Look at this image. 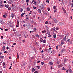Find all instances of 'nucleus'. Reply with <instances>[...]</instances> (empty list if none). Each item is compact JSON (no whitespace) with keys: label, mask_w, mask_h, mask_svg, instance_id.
Here are the masks:
<instances>
[{"label":"nucleus","mask_w":73,"mask_h":73,"mask_svg":"<svg viewBox=\"0 0 73 73\" xmlns=\"http://www.w3.org/2000/svg\"><path fill=\"white\" fill-rule=\"evenodd\" d=\"M53 37L56 38V34H55V35H53Z\"/></svg>","instance_id":"13"},{"label":"nucleus","mask_w":73,"mask_h":73,"mask_svg":"<svg viewBox=\"0 0 73 73\" xmlns=\"http://www.w3.org/2000/svg\"><path fill=\"white\" fill-rule=\"evenodd\" d=\"M62 70H66V69H65V68H63Z\"/></svg>","instance_id":"25"},{"label":"nucleus","mask_w":73,"mask_h":73,"mask_svg":"<svg viewBox=\"0 0 73 73\" xmlns=\"http://www.w3.org/2000/svg\"><path fill=\"white\" fill-rule=\"evenodd\" d=\"M33 7V8H34V9H36V7H34V6Z\"/></svg>","instance_id":"30"},{"label":"nucleus","mask_w":73,"mask_h":73,"mask_svg":"<svg viewBox=\"0 0 73 73\" xmlns=\"http://www.w3.org/2000/svg\"><path fill=\"white\" fill-rule=\"evenodd\" d=\"M11 58H12L11 57H9V59H11Z\"/></svg>","instance_id":"59"},{"label":"nucleus","mask_w":73,"mask_h":73,"mask_svg":"<svg viewBox=\"0 0 73 73\" xmlns=\"http://www.w3.org/2000/svg\"><path fill=\"white\" fill-rule=\"evenodd\" d=\"M48 51V49H45V51Z\"/></svg>","instance_id":"62"},{"label":"nucleus","mask_w":73,"mask_h":73,"mask_svg":"<svg viewBox=\"0 0 73 73\" xmlns=\"http://www.w3.org/2000/svg\"><path fill=\"white\" fill-rule=\"evenodd\" d=\"M70 40V39H69L68 40H67V41L70 42V44H73V43L72 42V41H69Z\"/></svg>","instance_id":"2"},{"label":"nucleus","mask_w":73,"mask_h":73,"mask_svg":"<svg viewBox=\"0 0 73 73\" xmlns=\"http://www.w3.org/2000/svg\"><path fill=\"white\" fill-rule=\"evenodd\" d=\"M11 7H8V10H11Z\"/></svg>","instance_id":"26"},{"label":"nucleus","mask_w":73,"mask_h":73,"mask_svg":"<svg viewBox=\"0 0 73 73\" xmlns=\"http://www.w3.org/2000/svg\"><path fill=\"white\" fill-rule=\"evenodd\" d=\"M34 73H38V71H35L34 72Z\"/></svg>","instance_id":"28"},{"label":"nucleus","mask_w":73,"mask_h":73,"mask_svg":"<svg viewBox=\"0 0 73 73\" xmlns=\"http://www.w3.org/2000/svg\"><path fill=\"white\" fill-rule=\"evenodd\" d=\"M5 46H3V50H3V51H4V50H5Z\"/></svg>","instance_id":"15"},{"label":"nucleus","mask_w":73,"mask_h":73,"mask_svg":"<svg viewBox=\"0 0 73 73\" xmlns=\"http://www.w3.org/2000/svg\"><path fill=\"white\" fill-rule=\"evenodd\" d=\"M26 2L27 3H29V0H26Z\"/></svg>","instance_id":"34"},{"label":"nucleus","mask_w":73,"mask_h":73,"mask_svg":"<svg viewBox=\"0 0 73 73\" xmlns=\"http://www.w3.org/2000/svg\"><path fill=\"white\" fill-rule=\"evenodd\" d=\"M46 2H47L48 3H49V1H48V0H46Z\"/></svg>","instance_id":"36"},{"label":"nucleus","mask_w":73,"mask_h":73,"mask_svg":"<svg viewBox=\"0 0 73 73\" xmlns=\"http://www.w3.org/2000/svg\"><path fill=\"white\" fill-rule=\"evenodd\" d=\"M41 5H42V7H44V5H43V4H41Z\"/></svg>","instance_id":"47"},{"label":"nucleus","mask_w":73,"mask_h":73,"mask_svg":"<svg viewBox=\"0 0 73 73\" xmlns=\"http://www.w3.org/2000/svg\"><path fill=\"white\" fill-rule=\"evenodd\" d=\"M47 33H49V30L47 29Z\"/></svg>","instance_id":"40"},{"label":"nucleus","mask_w":73,"mask_h":73,"mask_svg":"<svg viewBox=\"0 0 73 73\" xmlns=\"http://www.w3.org/2000/svg\"><path fill=\"white\" fill-rule=\"evenodd\" d=\"M0 58H2L3 59L4 58V56H0Z\"/></svg>","instance_id":"7"},{"label":"nucleus","mask_w":73,"mask_h":73,"mask_svg":"<svg viewBox=\"0 0 73 73\" xmlns=\"http://www.w3.org/2000/svg\"><path fill=\"white\" fill-rule=\"evenodd\" d=\"M27 11H30V9L29 7H27Z\"/></svg>","instance_id":"12"},{"label":"nucleus","mask_w":73,"mask_h":73,"mask_svg":"<svg viewBox=\"0 0 73 73\" xmlns=\"http://www.w3.org/2000/svg\"><path fill=\"white\" fill-rule=\"evenodd\" d=\"M8 3L9 4H12L13 3V2L12 0H10L8 1Z\"/></svg>","instance_id":"3"},{"label":"nucleus","mask_w":73,"mask_h":73,"mask_svg":"<svg viewBox=\"0 0 73 73\" xmlns=\"http://www.w3.org/2000/svg\"><path fill=\"white\" fill-rule=\"evenodd\" d=\"M10 26L11 27H12V23H11V24H10Z\"/></svg>","instance_id":"44"},{"label":"nucleus","mask_w":73,"mask_h":73,"mask_svg":"<svg viewBox=\"0 0 73 73\" xmlns=\"http://www.w3.org/2000/svg\"><path fill=\"white\" fill-rule=\"evenodd\" d=\"M48 22H47V21H46L45 22V24H48Z\"/></svg>","instance_id":"35"},{"label":"nucleus","mask_w":73,"mask_h":73,"mask_svg":"<svg viewBox=\"0 0 73 73\" xmlns=\"http://www.w3.org/2000/svg\"><path fill=\"white\" fill-rule=\"evenodd\" d=\"M16 43H14L13 44V45H16Z\"/></svg>","instance_id":"49"},{"label":"nucleus","mask_w":73,"mask_h":73,"mask_svg":"<svg viewBox=\"0 0 73 73\" xmlns=\"http://www.w3.org/2000/svg\"><path fill=\"white\" fill-rule=\"evenodd\" d=\"M38 11L39 12V13H41V9H38Z\"/></svg>","instance_id":"10"},{"label":"nucleus","mask_w":73,"mask_h":73,"mask_svg":"<svg viewBox=\"0 0 73 73\" xmlns=\"http://www.w3.org/2000/svg\"><path fill=\"white\" fill-rule=\"evenodd\" d=\"M41 64H42V65H44V63L43 62H41Z\"/></svg>","instance_id":"38"},{"label":"nucleus","mask_w":73,"mask_h":73,"mask_svg":"<svg viewBox=\"0 0 73 73\" xmlns=\"http://www.w3.org/2000/svg\"><path fill=\"white\" fill-rule=\"evenodd\" d=\"M17 24H19V21L18 20L17 21Z\"/></svg>","instance_id":"42"},{"label":"nucleus","mask_w":73,"mask_h":73,"mask_svg":"<svg viewBox=\"0 0 73 73\" xmlns=\"http://www.w3.org/2000/svg\"><path fill=\"white\" fill-rule=\"evenodd\" d=\"M4 3H7V2L5 1L4 2Z\"/></svg>","instance_id":"53"},{"label":"nucleus","mask_w":73,"mask_h":73,"mask_svg":"<svg viewBox=\"0 0 73 73\" xmlns=\"http://www.w3.org/2000/svg\"><path fill=\"white\" fill-rule=\"evenodd\" d=\"M49 63H50L51 65H53V62H50Z\"/></svg>","instance_id":"16"},{"label":"nucleus","mask_w":73,"mask_h":73,"mask_svg":"<svg viewBox=\"0 0 73 73\" xmlns=\"http://www.w3.org/2000/svg\"><path fill=\"white\" fill-rule=\"evenodd\" d=\"M66 73H68V72H69V71H68V70H67V71H66Z\"/></svg>","instance_id":"60"},{"label":"nucleus","mask_w":73,"mask_h":73,"mask_svg":"<svg viewBox=\"0 0 73 73\" xmlns=\"http://www.w3.org/2000/svg\"><path fill=\"white\" fill-rule=\"evenodd\" d=\"M36 37H37L38 38L40 37V35H38V34H36L35 35Z\"/></svg>","instance_id":"11"},{"label":"nucleus","mask_w":73,"mask_h":73,"mask_svg":"<svg viewBox=\"0 0 73 73\" xmlns=\"http://www.w3.org/2000/svg\"><path fill=\"white\" fill-rule=\"evenodd\" d=\"M7 51H5L4 52V53H7Z\"/></svg>","instance_id":"55"},{"label":"nucleus","mask_w":73,"mask_h":73,"mask_svg":"<svg viewBox=\"0 0 73 73\" xmlns=\"http://www.w3.org/2000/svg\"><path fill=\"white\" fill-rule=\"evenodd\" d=\"M63 11L64 12V13H66V10H65V9H63Z\"/></svg>","instance_id":"22"},{"label":"nucleus","mask_w":73,"mask_h":73,"mask_svg":"<svg viewBox=\"0 0 73 73\" xmlns=\"http://www.w3.org/2000/svg\"><path fill=\"white\" fill-rule=\"evenodd\" d=\"M56 11H57V10H54V12H56Z\"/></svg>","instance_id":"63"},{"label":"nucleus","mask_w":73,"mask_h":73,"mask_svg":"<svg viewBox=\"0 0 73 73\" xmlns=\"http://www.w3.org/2000/svg\"><path fill=\"white\" fill-rule=\"evenodd\" d=\"M8 31V29H5V31Z\"/></svg>","instance_id":"31"},{"label":"nucleus","mask_w":73,"mask_h":73,"mask_svg":"<svg viewBox=\"0 0 73 73\" xmlns=\"http://www.w3.org/2000/svg\"><path fill=\"white\" fill-rule=\"evenodd\" d=\"M3 66H4V65H5V63L4 62L3 63Z\"/></svg>","instance_id":"41"},{"label":"nucleus","mask_w":73,"mask_h":73,"mask_svg":"<svg viewBox=\"0 0 73 73\" xmlns=\"http://www.w3.org/2000/svg\"><path fill=\"white\" fill-rule=\"evenodd\" d=\"M42 42L43 43H46V40H45V39H44L42 41Z\"/></svg>","instance_id":"5"},{"label":"nucleus","mask_w":73,"mask_h":73,"mask_svg":"<svg viewBox=\"0 0 73 73\" xmlns=\"http://www.w3.org/2000/svg\"><path fill=\"white\" fill-rule=\"evenodd\" d=\"M7 13H5V16H7Z\"/></svg>","instance_id":"24"},{"label":"nucleus","mask_w":73,"mask_h":73,"mask_svg":"<svg viewBox=\"0 0 73 73\" xmlns=\"http://www.w3.org/2000/svg\"><path fill=\"white\" fill-rule=\"evenodd\" d=\"M3 36H1V38H2V39H3Z\"/></svg>","instance_id":"48"},{"label":"nucleus","mask_w":73,"mask_h":73,"mask_svg":"<svg viewBox=\"0 0 73 73\" xmlns=\"http://www.w3.org/2000/svg\"><path fill=\"white\" fill-rule=\"evenodd\" d=\"M66 49L65 48H63L61 51V52L62 53L64 51H65Z\"/></svg>","instance_id":"8"},{"label":"nucleus","mask_w":73,"mask_h":73,"mask_svg":"<svg viewBox=\"0 0 73 73\" xmlns=\"http://www.w3.org/2000/svg\"><path fill=\"white\" fill-rule=\"evenodd\" d=\"M0 23H1V24H3V22L1 21H0Z\"/></svg>","instance_id":"51"},{"label":"nucleus","mask_w":73,"mask_h":73,"mask_svg":"<svg viewBox=\"0 0 73 73\" xmlns=\"http://www.w3.org/2000/svg\"><path fill=\"white\" fill-rule=\"evenodd\" d=\"M40 61H38V62H37V63H40Z\"/></svg>","instance_id":"61"},{"label":"nucleus","mask_w":73,"mask_h":73,"mask_svg":"<svg viewBox=\"0 0 73 73\" xmlns=\"http://www.w3.org/2000/svg\"><path fill=\"white\" fill-rule=\"evenodd\" d=\"M23 27H25V25L24 24V25H23Z\"/></svg>","instance_id":"58"},{"label":"nucleus","mask_w":73,"mask_h":73,"mask_svg":"<svg viewBox=\"0 0 73 73\" xmlns=\"http://www.w3.org/2000/svg\"><path fill=\"white\" fill-rule=\"evenodd\" d=\"M61 44H64V42L63 40H61Z\"/></svg>","instance_id":"17"},{"label":"nucleus","mask_w":73,"mask_h":73,"mask_svg":"<svg viewBox=\"0 0 73 73\" xmlns=\"http://www.w3.org/2000/svg\"><path fill=\"white\" fill-rule=\"evenodd\" d=\"M53 8L54 9H55V10H57V8H56V6H54Z\"/></svg>","instance_id":"19"},{"label":"nucleus","mask_w":73,"mask_h":73,"mask_svg":"<svg viewBox=\"0 0 73 73\" xmlns=\"http://www.w3.org/2000/svg\"><path fill=\"white\" fill-rule=\"evenodd\" d=\"M22 41H23V42H25V41L24 40H22Z\"/></svg>","instance_id":"56"},{"label":"nucleus","mask_w":73,"mask_h":73,"mask_svg":"<svg viewBox=\"0 0 73 73\" xmlns=\"http://www.w3.org/2000/svg\"><path fill=\"white\" fill-rule=\"evenodd\" d=\"M19 27V24L17 25H16V27Z\"/></svg>","instance_id":"50"},{"label":"nucleus","mask_w":73,"mask_h":73,"mask_svg":"<svg viewBox=\"0 0 73 73\" xmlns=\"http://www.w3.org/2000/svg\"><path fill=\"white\" fill-rule=\"evenodd\" d=\"M69 73H72L73 71H72V70L70 68H69L68 69Z\"/></svg>","instance_id":"4"},{"label":"nucleus","mask_w":73,"mask_h":73,"mask_svg":"<svg viewBox=\"0 0 73 73\" xmlns=\"http://www.w3.org/2000/svg\"><path fill=\"white\" fill-rule=\"evenodd\" d=\"M13 31H14V32H15L16 31V30L15 29H13Z\"/></svg>","instance_id":"33"},{"label":"nucleus","mask_w":73,"mask_h":73,"mask_svg":"<svg viewBox=\"0 0 73 73\" xmlns=\"http://www.w3.org/2000/svg\"><path fill=\"white\" fill-rule=\"evenodd\" d=\"M17 58H19V54L18 53H17Z\"/></svg>","instance_id":"27"},{"label":"nucleus","mask_w":73,"mask_h":73,"mask_svg":"<svg viewBox=\"0 0 73 73\" xmlns=\"http://www.w3.org/2000/svg\"><path fill=\"white\" fill-rule=\"evenodd\" d=\"M47 9L48 11H49L50 10V8H48Z\"/></svg>","instance_id":"39"},{"label":"nucleus","mask_w":73,"mask_h":73,"mask_svg":"<svg viewBox=\"0 0 73 73\" xmlns=\"http://www.w3.org/2000/svg\"><path fill=\"white\" fill-rule=\"evenodd\" d=\"M53 20L54 21L55 23H57V19H56L55 18H53Z\"/></svg>","instance_id":"1"},{"label":"nucleus","mask_w":73,"mask_h":73,"mask_svg":"<svg viewBox=\"0 0 73 73\" xmlns=\"http://www.w3.org/2000/svg\"><path fill=\"white\" fill-rule=\"evenodd\" d=\"M36 67L37 68H38V69H40V67H39V66H36Z\"/></svg>","instance_id":"43"},{"label":"nucleus","mask_w":73,"mask_h":73,"mask_svg":"<svg viewBox=\"0 0 73 73\" xmlns=\"http://www.w3.org/2000/svg\"><path fill=\"white\" fill-rule=\"evenodd\" d=\"M56 48L57 49H58V46H56Z\"/></svg>","instance_id":"52"},{"label":"nucleus","mask_w":73,"mask_h":73,"mask_svg":"<svg viewBox=\"0 0 73 73\" xmlns=\"http://www.w3.org/2000/svg\"><path fill=\"white\" fill-rule=\"evenodd\" d=\"M34 31H36V29L35 28H34Z\"/></svg>","instance_id":"37"},{"label":"nucleus","mask_w":73,"mask_h":73,"mask_svg":"<svg viewBox=\"0 0 73 73\" xmlns=\"http://www.w3.org/2000/svg\"><path fill=\"white\" fill-rule=\"evenodd\" d=\"M58 28H56V30H58Z\"/></svg>","instance_id":"45"},{"label":"nucleus","mask_w":73,"mask_h":73,"mask_svg":"<svg viewBox=\"0 0 73 73\" xmlns=\"http://www.w3.org/2000/svg\"><path fill=\"white\" fill-rule=\"evenodd\" d=\"M32 72H34V71L35 70V69L34 68H32Z\"/></svg>","instance_id":"23"},{"label":"nucleus","mask_w":73,"mask_h":73,"mask_svg":"<svg viewBox=\"0 0 73 73\" xmlns=\"http://www.w3.org/2000/svg\"><path fill=\"white\" fill-rule=\"evenodd\" d=\"M23 9L22 8H21L20 10V12H23Z\"/></svg>","instance_id":"9"},{"label":"nucleus","mask_w":73,"mask_h":73,"mask_svg":"<svg viewBox=\"0 0 73 73\" xmlns=\"http://www.w3.org/2000/svg\"><path fill=\"white\" fill-rule=\"evenodd\" d=\"M45 32H46V31H45V30H44L43 31H42V33H45Z\"/></svg>","instance_id":"20"},{"label":"nucleus","mask_w":73,"mask_h":73,"mask_svg":"<svg viewBox=\"0 0 73 73\" xmlns=\"http://www.w3.org/2000/svg\"><path fill=\"white\" fill-rule=\"evenodd\" d=\"M34 2H35V1H34V0H33L32 1V3H33H33L34 2Z\"/></svg>","instance_id":"46"},{"label":"nucleus","mask_w":73,"mask_h":73,"mask_svg":"<svg viewBox=\"0 0 73 73\" xmlns=\"http://www.w3.org/2000/svg\"><path fill=\"white\" fill-rule=\"evenodd\" d=\"M66 38H63V41H66Z\"/></svg>","instance_id":"18"},{"label":"nucleus","mask_w":73,"mask_h":73,"mask_svg":"<svg viewBox=\"0 0 73 73\" xmlns=\"http://www.w3.org/2000/svg\"><path fill=\"white\" fill-rule=\"evenodd\" d=\"M71 5H72V7H73V3L71 4Z\"/></svg>","instance_id":"64"},{"label":"nucleus","mask_w":73,"mask_h":73,"mask_svg":"<svg viewBox=\"0 0 73 73\" xmlns=\"http://www.w3.org/2000/svg\"><path fill=\"white\" fill-rule=\"evenodd\" d=\"M41 0H38V1H39V3L40 2Z\"/></svg>","instance_id":"57"},{"label":"nucleus","mask_w":73,"mask_h":73,"mask_svg":"<svg viewBox=\"0 0 73 73\" xmlns=\"http://www.w3.org/2000/svg\"><path fill=\"white\" fill-rule=\"evenodd\" d=\"M40 41H41V42H42V40H43V39H42V38H40Z\"/></svg>","instance_id":"21"},{"label":"nucleus","mask_w":73,"mask_h":73,"mask_svg":"<svg viewBox=\"0 0 73 73\" xmlns=\"http://www.w3.org/2000/svg\"><path fill=\"white\" fill-rule=\"evenodd\" d=\"M48 36L49 37H52V35H50V34L49 33V34L48 35Z\"/></svg>","instance_id":"14"},{"label":"nucleus","mask_w":73,"mask_h":73,"mask_svg":"<svg viewBox=\"0 0 73 73\" xmlns=\"http://www.w3.org/2000/svg\"><path fill=\"white\" fill-rule=\"evenodd\" d=\"M5 7H6V8H8V6L7 5H5Z\"/></svg>","instance_id":"29"},{"label":"nucleus","mask_w":73,"mask_h":73,"mask_svg":"<svg viewBox=\"0 0 73 73\" xmlns=\"http://www.w3.org/2000/svg\"><path fill=\"white\" fill-rule=\"evenodd\" d=\"M23 15H23V14L22 13L21 14V17H24V16H23Z\"/></svg>","instance_id":"32"},{"label":"nucleus","mask_w":73,"mask_h":73,"mask_svg":"<svg viewBox=\"0 0 73 73\" xmlns=\"http://www.w3.org/2000/svg\"><path fill=\"white\" fill-rule=\"evenodd\" d=\"M6 49H9V48L8 47H6Z\"/></svg>","instance_id":"54"},{"label":"nucleus","mask_w":73,"mask_h":73,"mask_svg":"<svg viewBox=\"0 0 73 73\" xmlns=\"http://www.w3.org/2000/svg\"><path fill=\"white\" fill-rule=\"evenodd\" d=\"M14 16V14L12 13L11 14V17H12V18Z\"/></svg>","instance_id":"6"}]
</instances>
